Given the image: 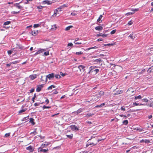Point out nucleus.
<instances>
[{
    "mask_svg": "<svg viewBox=\"0 0 153 153\" xmlns=\"http://www.w3.org/2000/svg\"><path fill=\"white\" fill-rule=\"evenodd\" d=\"M133 105L134 106H137V105H139V103H137L136 102H135L133 103Z\"/></svg>",
    "mask_w": 153,
    "mask_h": 153,
    "instance_id": "obj_63",
    "label": "nucleus"
},
{
    "mask_svg": "<svg viewBox=\"0 0 153 153\" xmlns=\"http://www.w3.org/2000/svg\"><path fill=\"white\" fill-rule=\"evenodd\" d=\"M16 46L15 47L12 49V50L14 51H19V49L21 50H24L26 49L25 47L23 46L22 45H20L19 44H17Z\"/></svg>",
    "mask_w": 153,
    "mask_h": 153,
    "instance_id": "obj_2",
    "label": "nucleus"
},
{
    "mask_svg": "<svg viewBox=\"0 0 153 153\" xmlns=\"http://www.w3.org/2000/svg\"><path fill=\"white\" fill-rule=\"evenodd\" d=\"M116 31V29L114 30L111 31L110 33L111 34H113L115 33Z\"/></svg>",
    "mask_w": 153,
    "mask_h": 153,
    "instance_id": "obj_42",
    "label": "nucleus"
},
{
    "mask_svg": "<svg viewBox=\"0 0 153 153\" xmlns=\"http://www.w3.org/2000/svg\"><path fill=\"white\" fill-rule=\"evenodd\" d=\"M10 23H11V22L10 21H6L4 23L3 25H9Z\"/></svg>",
    "mask_w": 153,
    "mask_h": 153,
    "instance_id": "obj_34",
    "label": "nucleus"
},
{
    "mask_svg": "<svg viewBox=\"0 0 153 153\" xmlns=\"http://www.w3.org/2000/svg\"><path fill=\"white\" fill-rule=\"evenodd\" d=\"M27 110V108H24L23 109H22V110H21L19 111V113H23L24 112H25V111H26Z\"/></svg>",
    "mask_w": 153,
    "mask_h": 153,
    "instance_id": "obj_24",
    "label": "nucleus"
},
{
    "mask_svg": "<svg viewBox=\"0 0 153 153\" xmlns=\"http://www.w3.org/2000/svg\"><path fill=\"white\" fill-rule=\"evenodd\" d=\"M105 105V103H102L100 105H97L95 106V108H97L99 107H102L103 106Z\"/></svg>",
    "mask_w": 153,
    "mask_h": 153,
    "instance_id": "obj_18",
    "label": "nucleus"
},
{
    "mask_svg": "<svg viewBox=\"0 0 153 153\" xmlns=\"http://www.w3.org/2000/svg\"><path fill=\"white\" fill-rule=\"evenodd\" d=\"M152 70V69L151 67H150L148 69L147 72L149 74L151 73Z\"/></svg>",
    "mask_w": 153,
    "mask_h": 153,
    "instance_id": "obj_40",
    "label": "nucleus"
},
{
    "mask_svg": "<svg viewBox=\"0 0 153 153\" xmlns=\"http://www.w3.org/2000/svg\"><path fill=\"white\" fill-rule=\"evenodd\" d=\"M54 77L56 79H59L61 78L59 74H56L55 76L54 75Z\"/></svg>",
    "mask_w": 153,
    "mask_h": 153,
    "instance_id": "obj_43",
    "label": "nucleus"
},
{
    "mask_svg": "<svg viewBox=\"0 0 153 153\" xmlns=\"http://www.w3.org/2000/svg\"><path fill=\"white\" fill-rule=\"evenodd\" d=\"M19 61H20L19 60L11 62V64H17V63H19Z\"/></svg>",
    "mask_w": 153,
    "mask_h": 153,
    "instance_id": "obj_35",
    "label": "nucleus"
},
{
    "mask_svg": "<svg viewBox=\"0 0 153 153\" xmlns=\"http://www.w3.org/2000/svg\"><path fill=\"white\" fill-rule=\"evenodd\" d=\"M120 116L121 117H123L124 119H126V115H123V114H120Z\"/></svg>",
    "mask_w": 153,
    "mask_h": 153,
    "instance_id": "obj_51",
    "label": "nucleus"
},
{
    "mask_svg": "<svg viewBox=\"0 0 153 153\" xmlns=\"http://www.w3.org/2000/svg\"><path fill=\"white\" fill-rule=\"evenodd\" d=\"M66 136H67V138H69L71 139L73 138V134H71L70 135L66 134Z\"/></svg>",
    "mask_w": 153,
    "mask_h": 153,
    "instance_id": "obj_21",
    "label": "nucleus"
},
{
    "mask_svg": "<svg viewBox=\"0 0 153 153\" xmlns=\"http://www.w3.org/2000/svg\"><path fill=\"white\" fill-rule=\"evenodd\" d=\"M44 54L45 56H48L49 55V52L48 51L45 52Z\"/></svg>",
    "mask_w": 153,
    "mask_h": 153,
    "instance_id": "obj_48",
    "label": "nucleus"
},
{
    "mask_svg": "<svg viewBox=\"0 0 153 153\" xmlns=\"http://www.w3.org/2000/svg\"><path fill=\"white\" fill-rule=\"evenodd\" d=\"M47 145H46V143H42V144L41 145V146L40 147H39L41 148H45V147H47Z\"/></svg>",
    "mask_w": 153,
    "mask_h": 153,
    "instance_id": "obj_33",
    "label": "nucleus"
},
{
    "mask_svg": "<svg viewBox=\"0 0 153 153\" xmlns=\"http://www.w3.org/2000/svg\"><path fill=\"white\" fill-rule=\"evenodd\" d=\"M145 71H146L145 69H144L143 70H142L140 71V72L139 73V74H143V73H144L145 72Z\"/></svg>",
    "mask_w": 153,
    "mask_h": 153,
    "instance_id": "obj_52",
    "label": "nucleus"
},
{
    "mask_svg": "<svg viewBox=\"0 0 153 153\" xmlns=\"http://www.w3.org/2000/svg\"><path fill=\"white\" fill-rule=\"evenodd\" d=\"M128 24L129 25H131L133 24V22L131 21H130L128 22Z\"/></svg>",
    "mask_w": 153,
    "mask_h": 153,
    "instance_id": "obj_59",
    "label": "nucleus"
},
{
    "mask_svg": "<svg viewBox=\"0 0 153 153\" xmlns=\"http://www.w3.org/2000/svg\"><path fill=\"white\" fill-rule=\"evenodd\" d=\"M83 111V109L79 108L76 111H75L73 112V113L75 115H77L80 113L82 112Z\"/></svg>",
    "mask_w": 153,
    "mask_h": 153,
    "instance_id": "obj_7",
    "label": "nucleus"
},
{
    "mask_svg": "<svg viewBox=\"0 0 153 153\" xmlns=\"http://www.w3.org/2000/svg\"><path fill=\"white\" fill-rule=\"evenodd\" d=\"M96 66H91L89 68V71L88 74H91L95 75L99 71V70L95 69Z\"/></svg>",
    "mask_w": 153,
    "mask_h": 153,
    "instance_id": "obj_1",
    "label": "nucleus"
},
{
    "mask_svg": "<svg viewBox=\"0 0 153 153\" xmlns=\"http://www.w3.org/2000/svg\"><path fill=\"white\" fill-rule=\"evenodd\" d=\"M36 77V74H33L30 75V78L32 80H33L35 79Z\"/></svg>",
    "mask_w": 153,
    "mask_h": 153,
    "instance_id": "obj_17",
    "label": "nucleus"
},
{
    "mask_svg": "<svg viewBox=\"0 0 153 153\" xmlns=\"http://www.w3.org/2000/svg\"><path fill=\"white\" fill-rule=\"evenodd\" d=\"M10 135V133H7L6 134L4 135V137H9Z\"/></svg>",
    "mask_w": 153,
    "mask_h": 153,
    "instance_id": "obj_47",
    "label": "nucleus"
},
{
    "mask_svg": "<svg viewBox=\"0 0 153 153\" xmlns=\"http://www.w3.org/2000/svg\"><path fill=\"white\" fill-rule=\"evenodd\" d=\"M128 121L127 120H124V121L123 122V124L127 125L128 124Z\"/></svg>",
    "mask_w": 153,
    "mask_h": 153,
    "instance_id": "obj_26",
    "label": "nucleus"
},
{
    "mask_svg": "<svg viewBox=\"0 0 153 153\" xmlns=\"http://www.w3.org/2000/svg\"><path fill=\"white\" fill-rule=\"evenodd\" d=\"M43 3L45 4H51V1L49 0H45L43 1Z\"/></svg>",
    "mask_w": 153,
    "mask_h": 153,
    "instance_id": "obj_19",
    "label": "nucleus"
},
{
    "mask_svg": "<svg viewBox=\"0 0 153 153\" xmlns=\"http://www.w3.org/2000/svg\"><path fill=\"white\" fill-rule=\"evenodd\" d=\"M12 51H13V50H10L8 51H7V53H8V54L9 55H11L12 54Z\"/></svg>",
    "mask_w": 153,
    "mask_h": 153,
    "instance_id": "obj_44",
    "label": "nucleus"
},
{
    "mask_svg": "<svg viewBox=\"0 0 153 153\" xmlns=\"http://www.w3.org/2000/svg\"><path fill=\"white\" fill-rule=\"evenodd\" d=\"M79 127L76 126V125H71L70 126L68 127V129H71L73 131H74L75 132L79 130Z\"/></svg>",
    "mask_w": 153,
    "mask_h": 153,
    "instance_id": "obj_3",
    "label": "nucleus"
},
{
    "mask_svg": "<svg viewBox=\"0 0 153 153\" xmlns=\"http://www.w3.org/2000/svg\"><path fill=\"white\" fill-rule=\"evenodd\" d=\"M87 68V66L83 65H80L78 66V68L79 69L80 71H82L83 72H85L86 68Z\"/></svg>",
    "mask_w": 153,
    "mask_h": 153,
    "instance_id": "obj_4",
    "label": "nucleus"
},
{
    "mask_svg": "<svg viewBox=\"0 0 153 153\" xmlns=\"http://www.w3.org/2000/svg\"><path fill=\"white\" fill-rule=\"evenodd\" d=\"M40 25H41V24H34L33 25V27L34 28H37L39 27L40 26Z\"/></svg>",
    "mask_w": 153,
    "mask_h": 153,
    "instance_id": "obj_27",
    "label": "nucleus"
},
{
    "mask_svg": "<svg viewBox=\"0 0 153 153\" xmlns=\"http://www.w3.org/2000/svg\"><path fill=\"white\" fill-rule=\"evenodd\" d=\"M107 34H102V33H100L97 35V36H101L103 37H105L107 36Z\"/></svg>",
    "mask_w": 153,
    "mask_h": 153,
    "instance_id": "obj_13",
    "label": "nucleus"
},
{
    "mask_svg": "<svg viewBox=\"0 0 153 153\" xmlns=\"http://www.w3.org/2000/svg\"><path fill=\"white\" fill-rule=\"evenodd\" d=\"M43 84H41L37 86V88L36 89V91L37 92H39L41 91V89L43 87Z\"/></svg>",
    "mask_w": 153,
    "mask_h": 153,
    "instance_id": "obj_8",
    "label": "nucleus"
},
{
    "mask_svg": "<svg viewBox=\"0 0 153 153\" xmlns=\"http://www.w3.org/2000/svg\"><path fill=\"white\" fill-rule=\"evenodd\" d=\"M76 55H80L83 54V52L82 51L76 52L75 53Z\"/></svg>",
    "mask_w": 153,
    "mask_h": 153,
    "instance_id": "obj_37",
    "label": "nucleus"
},
{
    "mask_svg": "<svg viewBox=\"0 0 153 153\" xmlns=\"http://www.w3.org/2000/svg\"><path fill=\"white\" fill-rule=\"evenodd\" d=\"M73 27L71 25L68 26V27H67L65 28V30L66 31H68L72 27Z\"/></svg>",
    "mask_w": 153,
    "mask_h": 153,
    "instance_id": "obj_29",
    "label": "nucleus"
},
{
    "mask_svg": "<svg viewBox=\"0 0 153 153\" xmlns=\"http://www.w3.org/2000/svg\"><path fill=\"white\" fill-rule=\"evenodd\" d=\"M142 98L141 96L140 95H139L137 96H136L135 97V99L137 100L138 99H140Z\"/></svg>",
    "mask_w": 153,
    "mask_h": 153,
    "instance_id": "obj_30",
    "label": "nucleus"
},
{
    "mask_svg": "<svg viewBox=\"0 0 153 153\" xmlns=\"http://www.w3.org/2000/svg\"><path fill=\"white\" fill-rule=\"evenodd\" d=\"M94 115V114L93 113L91 114V113H88L87 114L86 116L88 117H90V116L93 115Z\"/></svg>",
    "mask_w": 153,
    "mask_h": 153,
    "instance_id": "obj_41",
    "label": "nucleus"
},
{
    "mask_svg": "<svg viewBox=\"0 0 153 153\" xmlns=\"http://www.w3.org/2000/svg\"><path fill=\"white\" fill-rule=\"evenodd\" d=\"M144 128H139L138 129V131L139 132H141L142 131H144Z\"/></svg>",
    "mask_w": 153,
    "mask_h": 153,
    "instance_id": "obj_57",
    "label": "nucleus"
},
{
    "mask_svg": "<svg viewBox=\"0 0 153 153\" xmlns=\"http://www.w3.org/2000/svg\"><path fill=\"white\" fill-rule=\"evenodd\" d=\"M46 51L45 49H40L38 51L36 52L33 55L34 56H35L36 55L40 54V53Z\"/></svg>",
    "mask_w": 153,
    "mask_h": 153,
    "instance_id": "obj_6",
    "label": "nucleus"
},
{
    "mask_svg": "<svg viewBox=\"0 0 153 153\" xmlns=\"http://www.w3.org/2000/svg\"><path fill=\"white\" fill-rule=\"evenodd\" d=\"M41 103H40L39 102V103H37V102H36L34 104V105L35 106H38V105H39Z\"/></svg>",
    "mask_w": 153,
    "mask_h": 153,
    "instance_id": "obj_62",
    "label": "nucleus"
},
{
    "mask_svg": "<svg viewBox=\"0 0 153 153\" xmlns=\"http://www.w3.org/2000/svg\"><path fill=\"white\" fill-rule=\"evenodd\" d=\"M59 9H58V8L56 9L55 10V11H54V14H57L58 13V10Z\"/></svg>",
    "mask_w": 153,
    "mask_h": 153,
    "instance_id": "obj_50",
    "label": "nucleus"
},
{
    "mask_svg": "<svg viewBox=\"0 0 153 153\" xmlns=\"http://www.w3.org/2000/svg\"><path fill=\"white\" fill-rule=\"evenodd\" d=\"M129 37H130L132 39H134L135 37L134 36L133 34H131L129 36Z\"/></svg>",
    "mask_w": 153,
    "mask_h": 153,
    "instance_id": "obj_31",
    "label": "nucleus"
},
{
    "mask_svg": "<svg viewBox=\"0 0 153 153\" xmlns=\"http://www.w3.org/2000/svg\"><path fill=\"white\" fill-rule=\"evenodd\" d=\"M103 29V27L101 26H98L95 27V29L96 30L100 31L102 30Z\"/></svg>",
    "mask_w": 153,
    "mask_h": 153,
    "instance_id": "obj_14",
    "label": "nucleus"
},
{
    "mask_svg": "<svg viewBox=\"0 0 153 153\" xmlns=\"http://www.w3.org/2000/svg\"><path fill=\"white\" fill-rule=\"evenodd\" d=\"M97 143H90L89 142H88V143L86 145V147H88L90 145H92V146H94L96 145Z\"/></svg>",
    "mask_w": 153,
    "mask_h": 153,
    "instance_id": "obj_15",
    "label": "nucleus"
},
{
    "mask_svg": "<svg viewBox=\"0 0 153 153\" xmlns=\"http://www.w3.org/2000/svg\"><path fill=\"white\" fill-rule=\"evenodd\" d=\"M36 96V94L35 93L34 94L33 97L32 98V100L33 101V102H35L34 100Z\"/></svg>",
    "mask_w": 153,
    "mask_h": 153,
    "instance_id": "obj_32",
    "label": "nucleus"
},
{
    "mask_svg": "<svg viewBox=\"0 0 153 153\" xmlns=\"http://www.w3.org/2000/svg\"><path fill=\"white\" fill-rule=\"evenodd\" d=\"M120 109L121 110L123 111H125L126 109L125 108V107L124 106H122L121 107Z\"/></svg>",
    "mask_w": 153,
    "mask_h": 153,
    "instance_id": "obj_49",
    "label": "nucleus"
},
{
    "mask_svg": "<svg viewBox=\"0 0 153 153\" xmlns=\"http://www.w3.org/2000/svg\"><path fill=\"white\" fill-rule=\"evenodd\" d=\"M104 93L103 91H101L99 93V96H98V97H100L104 95Z\"/></svg>",
    "mask_w": 153,
    "mask_h": 153,
    "instance_id": "obj_28",
    "label": "nucleus"
},
{
    "mask_svg": "<svg viewBox=\"0 0 153 153\" xmlns=\"http://www.w3.org/2000/svg\"><path fill=\"white\" fill-rule=\"evenodd\" d=\"M134 13H131V12H128L126 14V15L127 16H128L129 15H132Z\"/></svg>",
    "mask_w": 153,
    "mask_h": 153,
    "instance_id": "obj_45",
    "label": "nucleus"
},
{
    "mask_svg": "<svg viewBox=\"0 0 153 153\" xmlns=\"http://www.w3.org/2000/svg\"><path fill=\"white\" fill-rule=\"evenodd\" d=\"M102 62L101 59L100 58H99L97 59H96L94 60V62L97 63H100Z\"/></svg>",
    "mask_w": 153,
    "mask_h": 153,
    "instance_id": "obj_25",
    "label": "nucleus"
},
{
    "mask_svg": "<svg viewBox=\"0 0 153 153\" xmlns=\"http://www.w3.org/2000/svg\"><path fill=\"white\" fill-rule=\"evenodd\" d=\"M43 148L39 147L38 149V151L39 152H43L44 153H47L48 152L49 150L48 149H43Z\"/></svg>",
    "mask_w": 153,
    "mask_h": 153,
    "instance_id": "obj_5",
    "label": "nucleus"
},
{
    "mask_svg": "<svg viewBox=\"0 0 153 153\" xmlns=\"http://www.w3.org/2000/svg\"><path fill=\"white\" fill-rule=\"evenodd\" d=\"M73 45V44L71 43V42H70V43H69L68 44V45H67V46H72Z\"/></svg>",
    "mask_w": 153,
    "mask_h": 153,
    "instance_id": "obj_60",
    "label": "nucleus"
},
{
    "mask_svg": "<svg viewBox=\"0 0 153 153\" xmlns=\"http://www.w3.org/2000/svg\"><path fill=\"white\" fill-rule=\"evenodd\" d=\"M57 28V27H56V25H52V28L51 29H53L54 30H56Z\"/></svg>",
    "mask_w": 153,
    "mask_h": 153,
    "instance_id": "obj_36",
    "label": "nucleus"
},
{
    "mask_svg": "<svg viewBox=\"0 0 153 153\" xmlns=\"http://www.w3.org/2000/svg\"><path fill=\"white\" fill-rule=\"evenodd\" d=\"M141 101H143L145 102H147L148 101V100L146 98H144L143 99H142Z\"/></svg>",
    "mask_w": 153,
    "mask_h": 153,
    "instance_id": "obj_46",
    "label": "nucleus"
},
{
    "mask_svg": "<svg viewBox=\"0 0 153 153\" xmlns=\"http://www.w3.org/2000/svg\"><path fill=\"white\" fill-rule=\"evenodd\" d=\"M34 120L32 118H30V121L29 122L31 124L32 126H34L35 124V123L34 122Z\"/></svg>",
    "mask_w": 153,
    "mask_h": 153,
    "instance_id": "obj_11",
    "label": "nucleus"
},
{
    "mask_svg": "<svg viewBox=\"0 0 153 153\" xmlns=\"http://www.w3.org/2000/svg\"><path fill=\"white\" fill-rule=\"evenodd\" d=\"M21 2H22V1L20 2L19 3H16L14 4V6L16 7L17 8H18L21 9L23 7L22 6L19 5V4L21 3Z\"/></svg>",
    "mask_w": 153,
    "mask_h": 153,
    "instance_id": "obj_9",
    "label": "nucleus"
},
{
    "mask_svg": "<svg viewBox=\"0 0 153 153\" xmlns=\"http://www.w3.org/2000/svg\"><path fill=\"white\" fill-rule=\"evenodd\" d=\"M26 149L27 150H29L30 152H32L34 150V149L33 148V147L31 146H30L28 147H27Z\"/></svg>",
    "mask_w": 153,
    "mask_h": 153,
    "instance_id": "obj_10",
    "label": "nucleus"
},
{
    "mask_svg": "<svg viewBox=\"0 0 153 153\" xmlns=\"http://www.w3.org/2000/svg\"><path fill=\"white\" fill-rule=\"evenodd\" d=\"M102 17V15H100L98 19H97V21L99 22H102V21H101L100 20L101 19Z\"/></svg>",
    "mask_w": 153,
    "mask_h": 153,
    "instance_id": "obj_22",
    "label": "nucleus"
},
{
    "mask_svg": "<svg viewBox=\"0 0 153 153\" xmlns=\"http://www.w3.org/2000/svg\"><path fill=\"white\" fill-rule=\"evenodd\" d=\"M43 7L41 5L37 7V8L39 9H42Z\"/></svg>",
    "mask_w": 153,
    "mask_h": 153,
    "instance_id": "obj_58",
    "label": "nucleus"
},
{
    "mask_svg": "<svg viewBox=\"0 0 153 153\" xmlns=\"http://www.w3.org/2000/svg\"><path fill=\"white\" fill-rule=\"evenodd\" d=\"M54 77V74L53 73H52L51 74H49V79L51 80V79L53 78Z\"/></svg>",
    "mask_w": 153,
    "mask_h": 153,
    "instance_id": "obj_16",
    "label": "nucleus"
},
{
    "mask_svg": "<svg viewBox=\"0 0 153 153\" xmlns=\"http://www.w3.org/2000/svg\"><path fill=\"white\" fill-rule=\"evenodd\" d=\"M43 109V110H44L45 108H51L50 106H47L45 105H44L42 107Z\"/></svg>",
    "mask_w": 153,
    "mask_h": 153,
    "instance_id": "obj_39",
    "label": "nucleus"
},
{
    "mask_svg": "<svg viewBox=\"0 0 153 153\" xmlns=\"http://www.w3.org/2000/svg\"><path fill=\"white\" fill-rule=\"evenodd\" d=\"M33 36H36L37 35L38 33V30H33Z\"/></svg>",
    "mask_w": 153,
    "mask_h": 153,
    "instance_id": "obj_23",
    "label": "nucleus"
},
{
    "mask_svg": "<svg viewBox=\"0 0 153 153\" xmlns=\"http://www.w3.org/2000/svg\"><path fill=\"white\" fill-rule=\"evenodd\" d=\"M29 119V116H27L25 117H24L23 119L22 120V121H24L27 120Z\"/></svg>",
    "mask_w": 153,
    "mask_h": 153,
    "instance_id": "obj_38",
    "label": "nucleus"
},
{
    "mask_svg": "<svg viewBox=\"0 0 153 153\" xmlns=\"http://www.w3.org/2000/svg\"><path fill=\"white\" fill-rule=\"evenodd\" d=\"M56 87V86L54 85H51L50 86H49L47 88L48 90L52 89L53 88H55Z\"/></svg>",
    "mask_w": 153,
    "mask_h": 153,
    "instance_id": "obj_20",
    "label": "nucleus"
},
{
    "mask_svg": "<svg viewBox=\"0 0 153 153\" xmlns=\"http://www.w3.org/2000/svg\"><path fill=\"white\" fill-rule=\"evenodd\" d=\"M60 74L62 76H64L66 75L65 74H64L62 72H60Z\"/></svg>",
    "mask_w": 153,
    "mask_h": 153,
    "instance_id": "obj_64",
    "label": "nucleus"
},
{
    "mask_svg": "<svg viewBox=\"0 0 153 153\" xmlns=\"http://www.w3.org/2000/svg\"><path fill=\"white\" fill-rule=\"evenodd\" d=\"M45 102L46 103V104H48L49 103V100L47 98H46V100L45 101Z\"/></svg>",
    "mask_w": 153,
    "mask_h": 153,
    "instance_id": "obj_61",
    "label": "nucleus"
},
{
    "mask_svg": "<svg viewBox=\"0 0 153 153\" xmlns=\"http://www.w3.org/2000/svg\"><path fill=\"white\" fill-rule=\"evenodd\" d=\"M144 142L146 143H150V140H149L146 139L145 140Z\"/></svg>",
    "mask_w": 153,
    "mask_h": 153,
    "instance_id": "obj_53",
    "label": "nucleus"
},
{
    "mask_svg": "<svg viewBox=\"0 0 153 153\" xmlns=\"http://www.w3.org/2000/svg\"><path fill=\"white\" fill-rule=\"evenodd\" d=\"M20 13V11H19L18 12L13 11H12L11 12V13L18 14V13Z\"/></svg>",
    "mask_w": 153,
    "mask_h": 153,
    "instance_id": "obj_55",
    "label": "nucleus"
},
{
    "mask_svg": "<svg viewBox=\"0 0 153 153\" xmlns=\"http://www.w3.org/2000/svg\"><path fill=\"white\" fill-rule=\"evenodd\" d=\"M68 5L67 4H64L63 5L60 6L58 8V9H59V11H61V9L64 8L65 7H67Z\"/></svg>",
    "mask_w": 153,
    "mask_h": 153,
    "instance_id": "obj_12",
    "label": "nucleus"
},
{
    "mask_svg": "<svg viewBox=\"0 0 153 153\" xmlns=\"http://www.w3.org/2000/svg\"><path fill=\"white\" fill-rule=\"evenodd\" d=\"M37 134V132H36V131H33V132H32L30 133V134H34V135H35L36 134Z\"/></svg>",
    "mask_w": 153,
    "mask_h": 153,
    "instance_id": "obj_54",
    "label": "nucleus"
},
{
    "mask_svg": "<svg viewBox=\"0 0 153 153\" xmlns=\"http://www.w3.org/2000/svg\"><path fill=\"white\" fill-rule=\"evenodd\" d=\"M139 10V9L138 8H135L134 9H132L131 10L133 11V12L137 11Z\"/></svg>",
    "mask_w": 153,
    "mask_h": 153,
    "instance_id": "obj_56",
    "label": "nucleus"
}]
</instances>
